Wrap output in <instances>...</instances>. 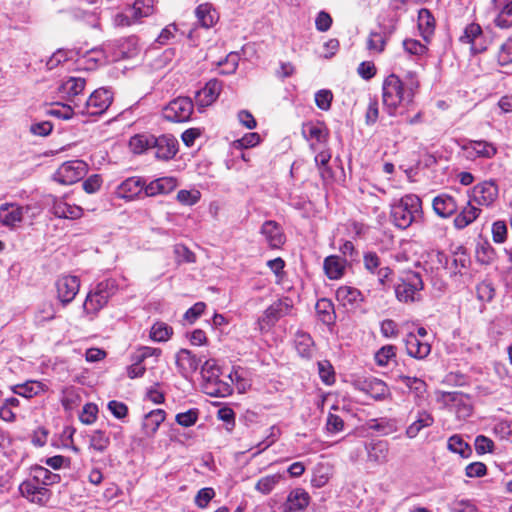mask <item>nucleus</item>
<instances>
[{
    "instance_id": "nucleus-37",
    "label": "nucleus",
    "mask_w": 512,
    "mask_h": 512,
    "mask_svg": "<svg viewBox=\"0 0 512 512\" xmlns=\"http://www.w3.org/2000/svg\"><path fill=\"white\" fill-rule=\"evenodd\" d=\"M364 386L363 389L375 400H383L389 394L387 385L382 380L376 378L366 381Z\"/></svg>"
},
{
    "instance_id": "nucleus-31",
    "label": "nucleus",
    "mask_w": 512,
    "mask_h": 512,
    "mask_svg": "<svg viewBox=\"0 0 512 512\" xmlns=\"http://www.w3.org/2000/svg\"><path fill=\"white\" fill-rule=\"evenodd\" d=\"M435 20L427 9H421L418 13V28L424 40L428 41L434 33Z\"/></svg>"
},
{
    "instance_id": "nucleus-46",
    "label": "nucleus",
    "mask_w": 512,
    "mask_h": 512,
    "mask_svg": "<svg viewBox=\"0 0 512 512\" xmlns=\"http://www.w3.org/2000/svg\"><path fill=\"white\" fill-rule=\"evenodd\" d=\"M448 449L463 458H467L471 454L470 446L459 435H453L448 439Z\"/></svg>"
},
{
    "instance_id": "nucleus-10",
    "label": "nucleus",
    "mask_w": 512,
    "mask_h": 512,
    "mask_svg": "<svg viewBox=\"0 0 512 512\" xmlns=\"http://www.w3.org/2000/svg\"><path fill=\"white\" fill-rule=\"evenodd\" d=\"M471 193V198L475 203L490 207L498 198L499 188L494 180H485L476 184Z\"/></svg>"
},
{
    "instance_id": "nucleus-14",
    "label": "nucleus",
    "mask_w": 512,
    "mask_h": 512,
    "mask_svg": "<svg viewBox=\"0 0 512 512\" xmlns=\"http://www.w3.org/2000/svg\"><path fill=\"white\" fill-rule=\"evenodd\" d=\"M155 157L160 160H169L177 153V140L170 135H162L150 140Z\"/></svg>"
},
{
    "instance_id": "nucleus-38",
    "label": "nucleus",
    "mask_w": 512,
    "mask_h": 512,
    "mask_svg": "<svg viewBox=\"0 0 512 512\" xmlns=\"http://www.w3.org/2000/svg\"><path fill=\"white\" fill-rule=\"evenodd\" d=\"M303 134L308 140H315L318 144H325L328 137L327 129L323 124H307L303 127Z\"/></svg>"
},
{
    "instance_id": "nucleus-5",
    "label": "nucleus",
    "mask_w": 512,
    "mask_h": 512,
    "mask_svg": "<svg viewBox=\"0 0 512 512\" xmlns=\"http://www.w3.org/2000/svg\"><path fill=\"white\" fill-rule=\"evenodd\" d=\"M423 288L421 276L416 272H409L395 286L396 298L403 303L420 301V292Z\"/></svg>"
},
{
    "instance_id": "nucleus-54",
    "label": "nucleus",
    "mask_w": 512,
    "mask_h": 512,
    "mask_svg": "<svg viewBox=\"0 0 512 512\" xmlns=\"http://www.w3.org/2000/svg\"><path fill=\"white\" fill-rule=\"evenodd\" d=\"M396 357V347L386 345L380 348L375 354V361L379 366L388 365L389 361Z\"/></svg>"
},
{
    "instance_id": "nucleus-51",
    "label": "nucleus",
    "mask_w": 512,
    "mask_h": 512,
    "mask_svg": "<svg viewBox=\"0 0 512 512\" xmlns=\"http://www.w3.org/2000/svg\"><path fill=\"white\" fill-rule=\"evenodd\" d=\"M90 447L98 452H104L110 444L109 437L101 430H95L90 436Z\"/></svg>"
},
{
    "instance_id": "nucleus-28",
    "label": "nucleus",
    "mask_w": 512,
    "mask_h": 512,
    "mask_svg": "<svg viewBox=\"0 0 512 512\" xmlns=\"http://www.w3.org/2000/svg\"><path fill=\"white\" fill-rule=\"evenodd\" d=\"M323 266L329 279H339L344 274L346 261L340 256L331 255L325 258Z\"/></svg>"
},
{
    "instance_id": "nucleus-42",
    "label": "nucleus",
    "mask_w": 512,
    "mask_h": 512,
    "mask_svg": "<svg viewBox=\"0 0 512 512\" xmlns=\"http://www.w3.org/2000/svg\"><path fill=\"white\" fill-rule=\"evenodd\" d=\"M85 85L84 78L70 77L61 84L60 90L70 97H76L84 90Z\"/></svg>"
},
{
    "instance_id": "nucleus-8",
    "label": "nucleus",
    "mask_w": 512,
    "mask_h": 512,
    "mask_svg": "<svg viewBox=\"0 0 512 512\" xmlns=\"http://www.w3.org/2000/svg\"><path fill=\"white\" fill-rule=\"evenodd\" d=\"M87 164L82 160H71L60 165L54 174V179L64 185L74 184L86 175Z\"/></svg>"
},
{
    "instance_id": "nucleus-61",
    "label": "nucleus",
    "mask_w": 512,
    "mask_h": 512,
    "mask_svg": "<svg viewBox=\"0 0 512 512\" xmlns=\"http://www.w3.org/2000/svg\"><path fill=\"white\" fill-rule=\"evenodd\" d=\"M317 312L322 315L321 320L324 323H330L333 320L332 303L327 299H321L316 303Z\"/></svg>"
},
{
    "instance_id": "nucleus-47",
    "label": "nucleus",
    "mask_w": 512,
    "mask_h": 512,
    "mask_svg": "<svg viewBox=\"0 0 512 512\" xmlns=\"http://www.w3.org/2000/svg\"><path fill=\"white\" fill-rule=\"evenodd\" d=\"M282 479L281 474L267 475L258 480L255 489L262 494H269Z\"/></svg>"
},
{
    "instance_id": "nucleus-20",
    "label": "nucleus",
    "mask_w": 512,
    "mask_h": 512,
    "mask_svg": "<svg viewBox=\"0 0 512 512\" xmlns=\"http://www.w3.org/2000/svg\"><path fill=\"white\" fill-rule=\"evenodd\" d=\"M406 352L409 356L416 359H424L431 352V346L427 341L420 339L414 333H408L404 338Z\"/></svg>"
},
{
    "instance_id": "nucleus-24",
    "label": "nucleus",
    "mask_w": 512,
    "mask_h": 512,
    "mask_svg": "<svg viewBox=\"0 0 512 512\" xmlns=\"http://www.w3.org/2000/svg\"><path fill=\"white\" fill-rule=\"evenodd\" d=\"M432 205L435 213L443 218L451 216L458 209L456 200L448 194H441L435 197Z\"/></svg>"
},
{
    "instance_id": "nucleus-19",
    "label": "nucleus",
    "mask_w": 512,
    "mask_h": 512,
    "mask_svg": "<svg viewBox=\"0 0 512 512\" xmlns=\"http://www.w3.org/2000/svg\"><path fill=\"white\" fill-rule=\"evenodd\" d=\"M202 359L188 349H180L176 354V365L179 372L187 377L197 371Z\"/></svg>"
},
{
    "instance_id": "nucleus-11",
    "label": "nucleus",
    "mask_w": 512,
    "mask_h": 512,
    "mask_svg": "<svg viewBox=\"0 0 512 512\" xmlns=\"http://www.w3.org/2000/svg\"><path fill=\"white\" fill-rule=\"evenodd\" d=\"M57 297L63 305L72 302L79 292L80 280L74 275H62L56 283Z\"/></svg>"
},
{
    "instance_id": "nucleus-29",
    "label": "nucleus",
    "mask_w": 512,
    "mask_h": 512,
    "mask_svg": "<svg viewBox=\"0 0 512 512\" xmlns=\"http://www.w3.org/2000/svg\"><path fill=\"white\" fill-rule=\"evenodd\" d=\"M433 422L432 415L425 410H421L417 414V419L407 427L405 434L408 438L413 439L422 429L430 427Z\"/></svg>"
},
{
    "instance_id": "nucleus-32",
    "label": "nucleus",
    "mask_w": 512,
    "mask_h": 512,
    "mask_svg": "<svg viewBox=\"0 0 512 512\" xmlns=\"http://www.w3.org/2000/svg\"><path fill=\"white\" fill-rule=\"evenodd\" d=\"M222 84L216 79L210 80L205 87L198 93L202 105H210L219 96Z\"/></svg>"
},
{
    "instance_id": "nucleus-22",
    "label": "nucleus",
    "mask_w": 512,
    "mask_h": 512,
    "mask_svg": "<svg viewBox=\"0 0 512 512\" xmlns=\"http://www.w3.org/2000/svg\"><path fill=\"white\" fill-rule=\"evenodd\" d=\"M309 501V494L304 489L296 488L289 493L283 511L300 512L309 505Z\"/></svg>"
},
{
    "instance_id": "nucleus-39",
    "label": "nucleus",
    "mask_w": 512,
    "mask_h": 512,
    "mask_svg": "<svg viewBox=\"0 0 512 512\" xmlns=\"http://www.w3.org/2000/svg\"><path fill=\"white\" fill-rule=\"evenodd\" d=\"M295 347L299 355L309 358L313 354L314 342L309 334L299 331L295 335Z\"/></svg>"
},
{
    "instance_id": "nucleus-33",
    "label": "nucleus",
    "mask_w": 512,
    "mask_h": 512,
    "mask_svg": "<svg viewBox=\"0 0 512 512\" xmlns=\"http://www.w3.org/2000/svg\"><path fill=\"white\" fill-rule=\"evenodd\" d=\"M29 478L33 479L40 485H44V487L57 483L60 480V476L58 474L52 473L42 466L34 467Z\"/></svg>"
},
{
    "instance_id": "nucleus-52",
    "label": "nucleus",
    "mask_w": 512,
    "mask_h": 512,
    "mask_svg": "<svg viewBox=\"0 0 512 512\" xmlns=\"http://www.w3.org/2000/svg\"><path fill=\"white\" fill-rule=\"evenodd\" d=\"M153 138L152 135H136L131 138L129 145L135 153H142L145 150L152 149L150 140Z\"/></svg>"
},
{
    "instance_id": "nucleus-60",
    "label": "nucleus",
    "mask_w": 512,
    "mask_h": 512,
    "mask_svg": "<svg viewBox=\"0 0 512 512\" xmlns=\"http://www.w3.org/2000/svg\"><path fill=\"white\" fill-rule=\"evenodd\" d=\"M200 196V192L197 190H180L176 198L182 205L192 206L199 201Z\"/></svg>"
},
{
    "instance_id": "nucleus-26",
    "label": "nucleus",
    "mask_w": 512,
    "mask_h": 512,
    "mask_svg": "<svg viewBox=\"0 0 512 512\" xmlns=\"http://www.w3.org/2000/svg\"><path fill=\"white\" fill-rule=\"evenodd\" d=\"M368 460L377 464H384L389 458V444L387 441L379 440L371 442L366 446Z\"/></svg>"
},
{
    "instance_id": "nucleus-64",
    "label": "nucleus",
    "mask_w": 512,
    "mask_h": 512,
    "mask_svg": "<svg viewBox=\"0 0 512 512\" xmlns=\"http://www.w3.org/2000/svg\"><path fill=\"white\" fill-rule=\"evenodd\" d=\"M174 253L178 262L194 263L196 261L195 254L185 245H176Z\"/></svg>"
},
{
    "instance_id": "nucleus-23",
    "label": "nucleus",
    "mask_w": 512,
    "mask_h": 512,
    "mask_svg": "<svg viewBox=\"0 0 512 512\" xmlns=\"http://www.w3.org/2000/svg\"><path fill=\"white\" fill-rule=\"evenodd\" d=\"M483 31L479 24L471 23L464 29L463 34L460 36L459 41L462 43L470 44L471 49L475 52H483L486 47L478 44V40L482 38Z\"/></svg>"
},
{
    "instance_id": "nucleus-7",
    "label": "nucleus",
    "mask_w": 512,
    "mask_h": 512,
    "mask_svg": "<svg viewBox=\"0 0 512 512\" xmlns=\"http://www.w3.org/2000/svg\"><path fill=\"white\" fill-rule=\"evenodd\" d=\"M293 309V301L284 297L272 303L258 319V326L261 332L269 330L275 323L284 316L290 315Z\"/></svg>"
},
{
    "instance_id": "nucleus-55",
    "label": "nucleus",
    "mask_w": 512,
    "mask_h": 512,
    "mask_svg": "<svg viewBox=\"0 0 512 512\" xmlns=\"http://www.w3.org/2000/svg\"><path fill=\"white\" fill-rule=\"evenodd\" d=\"M386 45L385 37L378 32H371L367 40V48L371 52L381 53Z\"/></svg>"
},
{
    "instance_id": "nucleus-3",
    "label": "nucleus",
    "mask_w": 512,
    "mask_h": 512,
    "mask_svg": "<svg viewBox=\"0 0 512 512\" xmlns=\"http://www.w3.org/2000/svg\"><path fill=\"white\" fill-rule=\"evenodd\" d=\"M114 284L111 281H103L90 291L83 303V312L91 320L103 309L113 295Z\"/></svg>"
},
{
    "instance_id": "nucleus-12",
    "label": "nucleus",
    "mask_w": 512,
    "mask_h": 512,
    "mask_svg": "<svg viewBox=\"0 0 512 512\" xmlns=\"http://www.w3.org/2000/svg\"><path fill=\"white\" fill-rule=\"evenodd\" d=\"M19 491L28 501L39 505L46 504L51 496V492L47 487L40 485L30 478L20 484Z\"/></svg>"
},
{
    "instance_id": "nucleus-4",
    "label": "nucleus",
    "mask_w": 512,
    "mask_h": 512,
    "mask_svg": "<svg viewBox=\"0 0 512 512\" xmlns=\"http://www.w3.org/2000/svg\"><path fill=\"white\" fill-rule=\"evenodd\" d=\"M201 374L204 379V390L207 394L225 396L231 392L230 385L219 379L221 371L215 360H206L202 366Z\"/></svg>"
},
{
    "instance_id": "nucleus-63",
    "label": "nucleus",
    "mask_w": 512,
    "mask_h": 512,
    "mask_svg": "<svg viewBox=\"0 0 512 512\" xmlns=\"http://www.w3.org/2000/svg\"><path fill=\"white\" fill-rule=\"evenodd\" d=\"M367 425L369 429L381 432L384 435H388L394 430L393 425L386 419H381L380 421L371 419L368 421Z\"/></svg>"
},
{
    "instance_id": "nucleus-34",
    "label": "nucleus",
    "mask_w": 512,
    "mask_h": 512,
    "mask_svg": "<svg viewBox=\"0 0 512 512\" xmlns=\"http://www.w3.org/2000/svg\"><path fill=\"white\" fill-rule=\"evenodd\" d=\"M46 390L47 386L40 381H27L24 384L17 385L14 388V393L25 398H32Z\"/></svg>"
},
{
    "instance_id": "nucleus-62",
    "label": "nucleus",
    "mask_w": 512,
    "mask_h": 512,
    "mask_svg": "<svg viewBox=\"0 0 512 512\" xmlns=\"http://www.w3.org/2000/svg\"><path fill=\"white\" fill-rule=\"evenodd\" d=\"M476 256L479 262L488 264L494 258V250L488 243L479 244L476 248Z\"/></svg>"
},
{
    "instance_id": "nucleus-2",
    "label": "nucleus",
    "mask_w": 512,
    "mask_h": 512,
    "mask_svg": "<svg viewBox=\"0 0 512 512\" xmlns=\"http://www.w3.org/2000/svg\"><path fill=\"white\" fill-rule=\"evenodd\" d=\"M421 213V200L418 196L409 194L402 197L391 206V218L394 225L400 229L408 228Z\"/></svg>"
},
{
    "instance_id": "nucleus-15",
    "label": "nucleus",
    "mask_w": 512,
    "mask_h": 512,
    "mask_svg": "<svg viewBox=\"0 0 512 512\" xmlns=\"http://www.w3.org/2000/svg\"><path fill=\"white\" fill-rule=\"evenodd\" d=\"M463 151L468 159L494 157L497 148L490 142L484 140H469L462 146Z\"/></svg>"
},
{
    "instance_id": "nucleus-21",
    "label": "nucleus",
    "mask_w": 512,
    "mask_h": 512,
    "mask_svg": "<svg viewBox=\"0 0 512 512\" xmlns=\"http://www.w3.org/2000/svg\"><path fill=\"white\" fill-rule=\"evenodd\" d=\"M51 210L58 218L74 220L83 215V209L80 206L70 204L63 198H53Z\"/></svg>"
},
{
    "instance_id": "nucleus-9",
    "label": "nucleus",
    "mask_w": 512,
    "mask_h": 512,
    "mask_svg": "<svg viewBox=\"0 0 512 512\" xmlns=\"http://www.w3.org/2000/svg\"><path fill=\"white\" fill-rule=\"evenodd\" d=\"M193 110V102L188 97H178L163 109V117L170 122H186L190 119Z\"/></svg>"
},
{
    "instance_id": "nucleus-57",
    "label": "nucleus",
    "mask_w": 512,
    "mask_h": 512,
    "mask_svg": "<svg viewBox=\"0 0 512 512\" xmlns=\"http://www.w3.org/2000/svg\"><path fill=\"white\" fill-rule=\"evenodd\" d=\"M260 142V135L255 132L246 133L242 138L233 141L235 149H246L256 146Z\"/></svg>"
},
{
    "instance_id": "nucleus-25",
    "label": "nucleus",
    "mask_w": 512,
    "mask_h": 512,
    "mask_svg": "<svg viewBox=\"0 0 512 512\" xmlns=\"http://www.w3.org/2000/svg\"><path fill=\"white\" fill-rule=\"evenodd\" d=\"M364 267L372 274H377L379 281L383 284L391 274L389 267L380 268V258L375 252H367L363 256Z\"/></svg>"
},
{
    "instance_id": "nucleus-44",
    "label": "nucleus",
    "mask_w": 512,
    "mask_h": 512,
    "mask_svg": "<svg viewBox=\"0 0 512 512\" xmlns=\"http://www.w3.org/2000/svg\"><path fill=\"white\" fill-rule=\"evenodd\" d=\"M172 334V327H170L164 322H156L150 330L151 339L157 342L168 341Z\"/></svg>"
},
{
    "instance_id": "nucleus-45",
    "label": "nucleus",
    "mask_w": 512,
    "mask_h": 512,
    "mask_svg": "<svg viewBox=\"0 0 512 512\" xmlns=\"http://www.w3.org/2000/svg\"><path fill=\"white\" fill-rule=\"evenodd\" d=\"M398 380L414 392L417 397H422L426 392V383L420 378L399 375Z\"/></svg>"
},
{
    "instance_id": "nucleus-6",
    "label": "nucleus",
    "mask_w": 512,
    "mask_h": 512,
    "mask_svg": "<svg viewBox=\"0 0 512 512\" xmlns=\"http://www.w3.org/2000/svg\"><path fill=\"white\" fill-rule=\"evenodd\" d=\"M73 102L74 108L77 109L78 113L92 116L100 115L112 103V94L107 89L101 88L95 90L83 104L76 101Z\"/></svg>"
},
{
    "instance_id": "nucleus-16",
    "label": "nucleus",
    "mask_w": 512,
    "mask_h": 512,
    "mask_svg": "<svg viewBox=\"0 0 512 512\" xmlns=\"http://www.w3.org/2000/svg\"><path fill=\"white\" fill-rule=\"evenodd\" d=\"M426 266L432 271H442L447 270L450 274H456L458 272L457 269V260L453 259L451 263H449V257L441 251L432 250L426 254L425 260Z\"/></svg>"
},
{
    "instance_id": "nucleus-30",
    "label": "nucleus",
    "mask_w": 512,
    "mask_h": 512,
    "mask_svg": "<svg viewBox=\"0 0 512 512\" xmlns=\"http://www.w3.org/2000/svg\"><path fill=\"white\" fill-rule=\"evenodd\" d=\"M480 212L479 208L468 202L466 207L455 217V227L457 229H464L478 218Z\"/></svg>"
},
{
    "instance_id": "nucleus-58",
    "label": "nucleus",
    "mask_w": 512,
    "mask_h": 512,
    "mask_svg": "<svg viewBox=\"0 0 512 512\" xmlns=\"http://www.w3.org/2000/svg\"><path fill=\"white\" fill-rule=\"evenodd\" d=\"M98 414V407L96 404L87 403L84 405L82 412L79 416L83 424L90 425L95 422Z\"/></svg>"
},
{
    "instance_id": "nucleus-1",
    "label": "nucleus",
    "mask_w": 512,
    "mask_h": 512,
    "mask_svg": "<svg viewBox=\"0 0 512 512\" xmlns=\"http://www.w3.org/2000/svg\"><path fill=\"white\" fill-rule=\"evenodd\" d=\"M418 87L419 82L413 72H408L404 80L395 74L387 76L382 86V102L388 114L394 116L400 107L410 106Z\"/></svg>"
},
{
    "instance_id": "nucleus-36",
    "label": "nucleus",
    "mask_w": 512,
    "mask_h": 512,
    "mask_svg": "<svg viewBox=\"0 0 512 512\" xmlns=\"http://www.w3.org/2000/svg\"><path fill=\"white\" fill-rule=\"evenodd\" d=\"M165 411L162 409H155L149 412L144 419L143 428L147 434L153 435L165 420Z\"/></svg>"
},
{
    "instance_id": "nucleus-56",
    "label": "nucleus",
    "mask_w": 512,
    "mask_h": 512,
    "mask_svg": "<svg viewBox=\"0 0 512 512\" xmlns=\"http://www.w3.org/2000/svg\"><path fill=\"white\" fill-rule=\"evenodd\" d=\"M199 417V410L196 408L189 409L186 412L178 413L175 417L177 424L183 427L193 426Z\"/></svg>"
},
{
    "instance_id": "nucleus-13",
    "label": "nucleus",
    "mask_w": 512,
    "mask_h": 512,
    "mask_svg": "<svg viewBox=\"0 0 512 512\" xmlns=\"http://www.w3.org/2000/svg\"><path fill=\"white\" fill-rule=\"evenodd\" d=\"M29 207H23L16 203H4L0 205V223L10 229L18 227L28 212Z\"/></svg>"
},
{
    "instance_id": "nucleus-18",
    "label": "nucleus",
    "mask_w": 512,
    "mask_h": 512,
    "mask_svg": "<svg viewBox=\"0 0 512 512\" xmlns=\"http://www.w3.org/2000/svg\"><path fill=\"white\" fill-rule=\"evenodd\" d=\"M143 188L144 181L141 178L129 177L117 186L115 195L119 199L131 201L141 193Z\"/></svg>"
},
{
    "instance_id": "nucleus-49",
    "label": "nucleus",
    "mask_w": 512,
    "mask_h": 512,
    "mask_svg": "<svg viewBox=\"0 0 512 512\" xmlns=\"http://www.w3.org/2000/svg\"><path fill=\"white\" fill-rule=\"evenodd\" d=\"M138 39L136 37H129L120 44L119 55L121 58H133L138 54Z\"/></svg>"
},
{
    "instance_id": "nucleus-43",
    "label": "nucleus",
    "mask_w": 512,
    "mask_h": 512,
    "mask_svg": "<svg viewBox=\"0 0 512 512\" xmlns=\"http://www.w3.org/2000/svg\"><path fill=\"white\" fill-rule=\"evenodd\" d=\"M131 12L135 21L152 15L154 13L153 0H135Z\"/></svg>"
},
{
    "instance_id": "nucleus-17",
    "label": "nucleus",
    "mask_w": 512,
    "mask_h": 512,
    "mask_svg": "<svg viewBox=\"0 0 512 512\" xmlns=\"http://www.w3.org/2000/svg\"><path fill=\"white\" fill-rule=\"evenodd\" d=\"M260 233L270 248L277 249L285 243L283 230L276 221H265L261 226Z\"/></svg>"
},
{
    "instance_id": "nucleus-27",
    "label": "nucleus",
    "mask_w": 512,
    "mask_h": 512,
    "mask_svg": "<svg viewBox=\"0 0 512 512\" xmlns=\"http://www.w3.org/2000/svg\"><path fill=\"white\" fill-rule=\"evenodd\" d=\"M336 298L343 306H358L362 301V293L351 286H340L336 290Z\"/></svg>"
},
{
    "instance_id": "nucleus-48",
    "label": "nucleus",
    "mask_w": 512,
    "mask_h": 512,
    "mask_svg": "<svg viewBox=\"0 0 512 512\" xmlns=\"http://www.w3.org/2000/svg\"><path fill=\"white\" fill-rule=\"evenodd\" d=\"M81 402V397L74 387L65 388L62 392L61 403L65 410H72Z\"/></svg>"
},
{
    "instance_id": "nucleus-35",
    "label": "nucleus",
    "mask_w": 512,
    "mask_h": 512,
    "mask_svg": "<svg viewBox=\"0 0 512 512\" xmlns=\"http://www.w3.org/2000/svg\"><path fill=\"white\" fill-rule=\"evenodd\" d=\"M195 14L199 23L204 28L212 27L218 19L215 10L207 3L199 5L195 10Z\"/></svg>"
},
{
    "instance_id": "nucleus-53",
    "label": "nucleus",
    "mask_w": 512,
    "mask_h": 512,
    "mask_svg": "<svg viewBox=\"0 0 512 512\" xmlns=\"http://www.w3.org/2000/svg\"><path fill=\"white\" fill-rule=\"evenodd\" d=\"M56 316L54 304L51 301L42 302L36 312V318L39 322L53 320Z\"/></svg>"
},
{
    "instance_id": "nucleus-40",
    "label": "nucleus",
    "mask_w": 512,
    "mask_h": 512,
    "mask_svg": "<svg viewBox=\"0 0 512 512\" xmlns=\"http://www.w3.org/2000/svg\"><path fill=\"white\" fill-rule=\"evenodd\" d=\"M499 12L494 19L496 27L508 29L512 27V0L498 5Z\"/></svg>"
},
{
    "instance_id": "nucleus-59",
    "label": "nucleus",
    "mask_w": 512,
    "mask_h": 512,
    "mask_svg": "<svg viewBox=\"0 0 512 512\" xmlns=\"http://www.w3.org/2000/svg\"><path fill=\"white\" fill-rule=\"evenodd\" d=\"M333 94L330 90L322 89L315 94V103L321 110L327 111L331 107Z\"/></svg>"
},
{
    "instance_id": "nucleus-50",
    "label": "nucleus",
    "mask_w": 512,
    "mask_h": 512,
    "mask_svg": "<svg viewBox=\"0 0 512 512\" xmlns=\"http://www.w3.org/2000/svg\"><path fill=\"white\" fill-rule=\"evenodd\" d=\"M497 62L500 66L512 64V37L507 38L499 47Z\"/></svg>"
},
{
    "instance_id": "nucleus-41",
    "label": "nucleus",
    "mask_w": 512,
    "mask_h": 512,
    "mask_svg": "<svg viewBox=\"0 0 512 512\" xmlns=\"http://www.w3.org/2000/svg\"><path fill=\"white\" fill-rule=\"evenodd\" d=\"M331 159L329 150L322 149L315 155V164L319 169L321 178L324 181L330 180L333 177L332 169L328 166Z\"/></svg>"
}]
</instances>
